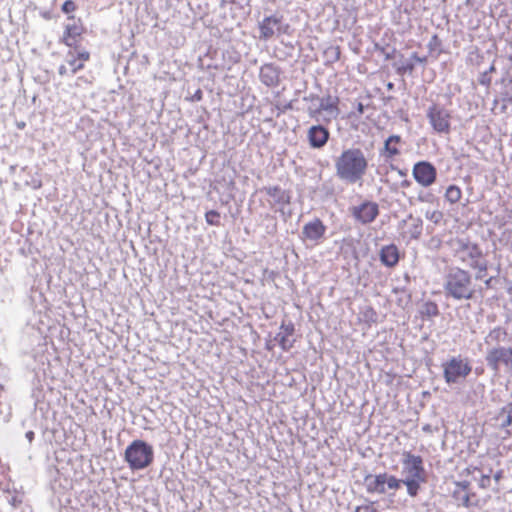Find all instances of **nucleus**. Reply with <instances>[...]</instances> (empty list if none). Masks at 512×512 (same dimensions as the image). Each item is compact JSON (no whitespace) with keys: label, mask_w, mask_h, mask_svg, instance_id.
<instances>
[{"label":"nucleus","mask_w":512,"mask_h":512,"mask_svg":"<svg viewBox=\"0 0 512 512\" xmlns=\"http://www.w3.org/2000/svg\"><path fill=\"white\" fill-rule=\"evenodd\" d=\"M402 143L400 135H390L385 141L383 147L379 151V155L384 158L385 162L393 160L400 155L399 144Z\"/></svg>","instance_id":"15"},{"label":"nucleus","mask_w":512,"mask_h":512,"mask_svg":"<svg viewBox=\"0 0 512 512\" xmlns=\"http://www.w3.org/2000/svg\"><path fill=\"white\" fill-rule=\"evenodd\" d=\"M402 465V473L406 475L404 479L427 480L421 456L414 455L411 452H405L403 454Z\"/></svg>","instance_id":"8"},{"label":"nucleus","mask_w":512,"mask_h":512,"mask_svg":"<svg viewBox=\"0 0 512 512\" xmlns=\"http://www.w3.org/2000/svg\"><path fill=\"white\" fill-rule=\"evenodd\" d=\"M478 82L482 86L489 87L491 85V82H492L490 74L487 71H484V72L480 73V76L478 78Z\"/></svg>","instance_id":"41"},{"label":"nucleus","mask_w":512,"mask_h":512,"mask_svg":"<svg viewBox=\"0 0 512 512\" xmlns=\"http://www.w3.org/2000/svg\"><path fill=\"white\" fill-rule=\"evenodd\" d=\"M368 168V160L360 148H348L335 159L336 176L349 184L362 180Z\"/></svg>","instance_id":"2"},{"label":"nucleus","mask_w":512,"mask_h":512,"mask_svg":"<svg viewBox=\"0 0 512 512\" xmlns=\"http://www.w3.org/2000/svg\"><path fill=\"white\" fill-rule=\"evenodd\" d=\"M308 99H313V100H316V102H317L316 108H314V109L312 107L308 108L309 115L311 117H315V116L319 115L322 111H325L329 115H332L334 117H336L339 113L338 97H333L331 95H328L326 97L321 98L318 95L310 94L303 98V100H308Z\"/></svg>","instance_id":"10"},{"label":"nucleus","mask_w":512,"mask_h":512,"mask_svg":"<svg viewBox=\"0 0 512 512\" xmlns=\"http://www.w3.org/2000/svg\"><path fill=\"white\" fill-rule=\"evenodd\" d=\"M58 73L60 76L70 75L68 68L65 65H60L58 68Z\"/></svg>","instance_id":"52"},{"label":"nucleus","mask_w":512,"mask_h":512,"mask_svg":"<svg viewBox=\"0 0 512 512\" xmlns=\"http://www.w3.org/2000/svg\"><path fill=\"white\" fill-rule=\"evenodd\" d=\"M483 252L480 246L477 243H471L469 248L464 252L462 256H460V259L462 262H466L467 259L470 261H473L477 258H482Z\"/></svg>","instance_id":"26"},{"label":"nucleus","mask_w":512,"mask_h":512,"mask_svg":"<svg viewBox=\"0 0 512 512\" xmlns=\"http://www.w3.org/2000/svg\"><path fill=\"white\" fill-rule=\"evenodd\" d=\"M282 70L273 63H265L260 67L259 79L267 87H277L280 83Z\"/></svg>","instance_id":"14"},{"label":"nucleus","mask_w":512,"mask_h":512,"mask_svg":"<svg viewBox=\"0 0 512 512\" xmlns=\"http://www.w3.org/2000/svg\"><path fill=\"white\" fill-rule=\"evenodd\" d=\"M384 479V473H380L377 475L367 474L364 477L363 481L366 491L370 494H385L386 488Z\"/></svg>","instance_id":"19"},{"label":"nucleus","mask_w":512,"mask_h":512,"mask_svg":"<svg viewBox=\"0 0 512 512\" xmlns=\"http://www.w3.org/2000/svg\"><path fill=\"white\" fill-rule=\"evenodd\" d=\"M284 47H285V51L283 52V54H284V58L283 59H286L288 57L293 58L294 57L295 46L292 43H285Z\"/></svg>","instance_id":"43"},{"label":"nucleus","mask_w":512,"mask_h":512,"mask_svg":"<svg viewBox=\"0 0 512 512\" xmlns=\"http://www.w3.org/2000/svg\"><path fill=\"white\" fill-rule=\"evenodd\" d=\"M409 60L414 62V64L415 63L425 64L427 62V57L426 56H419L417 52H413L411 54Z\"/></svg>","instance_id":"46"},{"label":"nucleus","mask_w":512,"mask_h":512,"mask_svg":"<svg viewBox=\"0 0 512 512\" xmlns=\"http://www.w3.org/2000/svg\"><path fill=\"white\" fill-rule=\"evenodd\" d=\"M384 483L385 488L390 490H398L403 484V479H398L394 475H390L388 473H384Z\"/></svg>","instance_id":"32"},{"label":"nucleus","mask_w":512,"mask_h":512,"mask_svg":"<svg viewBox=\"0 0 512 512\" xmlns=\"http://www.w3.org/2000/svg\"><path fill=\"white\" fill-rule=\"evenodd\" d=\"M439 45H440V40H439L438 36H437L436 34H434V35L431 37V39H430V41H429V43H428V45H427V46H428V49H429L430 51H434V50H435V48H436V46H439Z\"/></svg>","instance_id":"48"},{"label":"nucleus","mask_w":512,"mask_h":512,"mask_svg":"<svg viewBox=\"0 0 512 512\" xmlns=\"http://www.w3.org/2000/svg\"><path fill=\"white\" fill-rule=\"evenodd\" d=\"M329 138L330 132L328 128L321 124L311 126L307 133L309 145L313 149L323 148L329 141Z\"/></svg>","instance_id":"13"},{"label":"nucleus","mask_w":512,"mask_h":512,"mask_svg":"<svg viewBox=\"0 0 512 512\" xmlns=\"http://www.w3.org/2000/svg\"><path fill=\"white\" fill-rule=\"evenodd\" d=\"M454 497L461 503L462 506L466 508L471 506L470 495L468 493L461 494L460 492H455Z\"/></svg>","instance_id":"40"},{"label":"nucleus","mask_w":512,"mask_h":512,"mask_svg":"<svg viewBox=\"0 0 512 512\" xmlns=\"http://www.w3.org/2000/svg\"><path fill=\"white\" fill-rule=\"evenodd\" d=\"M265 191L277 204L287 205L291 201L290 193L283 190L280 186L267 187L265 188Z\"/></svg>","instance_id":"20"},{"label":"nucleus","mask_w":512,"mask_h":512,"mask_svg":"<svg viewBox=\"0 0 512 512\" xmlns=\"http://www.w3.org/2000/svg\"><path fill=\"white\" fill-rule=\"evenodd\" d=\"M374 49L380 53H382L385 57V60H391L395 57L397 50L396 48H392L391 51H387L384 46H381L379 43L374 44Z\"/></svg>","instance_id":"37"},{"label":"nucleus","mask_w":512,"mask_h":512,"mask_svg":"<svg viewBox=\"0 0 512 512\" xmlns=\"http://www.w3.org/2000/svg\"><path fill=\"white\" fill-rule=\"evenodd\" d=\"M457 485L460 486L463 490H466L469 486V482L463 481V482L457 483Z\"/></svg>","instance_id":"58"},{"label":"nucleus","mask_w":512,"mask_h":512,"mask_svg":"<svg viewBox=\"0 0 512 512\" xmlns=\"http://www.w3.org/2000/svg\"><path fill=\"white\" fill-rule=\"evenodd\" d=\"M66 62L71 67L70 76L75 75L78 71H80L84 68V64L77 60V58L75 57V53L72 51H69L67 53Z\"/></svg>","instance_id":"28"},{"label":"nucleus","mask_w":512,"mask_h":512,"mask_svg":"<svg viewBox=\"0 0 512 512\" xmlns=\"http://www.w3.org/2000/svg\"><path fill=\"white\" fill-rule=\"evenodd\" d=\"M443 289L445 297L454 301H470L482 293V287L474 282L472 274L457 266L447 269Z\"/></svg>","instance_id":"1"},{"label":"nucleus","mask_w":512,"mask_h":512,"mask_svg":"<svg viewBox=\"0 0 512 512\" xmlns=\"http://www.w3.org/2000/svg\"><path fill=\"white\" fill-rule=\"evenodd\" d=\"M486 71H487L489 74L496 72L495 64H494V63H492V64L490 65V67L488 68V70H486Z\"/></svg>","instance_id":"60"},{"label":"nucleus","mask_w":512,"mask_h":512,"mask_svg":"<svg viewBox=\"0 0 512 512\" xmlns=\"http://www.w3.org/2000/svg\"><path fill=\"white\" fill-rule=\"evenodd\" d=\"M327 226L323 223L320 218H314L313 220L304 224L301 231V239L304 241H310L313 244H319L325 239Z\"/></svg>","instance_id":"11"},{"label":"nucleus","mask_w":512,"mask_h":512,"mask_svg":"<svg viewBox=\"0 0 512 512\" xmlns=\"http://www.w3.org/2000/svg\"><path fill=\"white\" fill-rule=\"evenodd\" d=\"M386 88H387V90H389V91L393 90V89H394V83H392V82H388V83L386 84Z\"/></svg>","instance_id":"61"},{"label":"nucleus","mask_w":512,"mask_h":512,"mask_svg":"<svg viewBox=\"0 0 512 512\" xmlns=\"http://www.w3.org/2000/svg\"><path fill=\"white\" fill-rule=\"evenodd\" d=\"M471 242L468 239H457L455 242V253L459 257L469 248Z\"/></svg>","instance_id":"36"},{"label":"nucleus","mask_w":512,"mask_h":512,"mask_svg":"<svg viewBox=\"0 0 512 512\" xmlns=\"http://www.w3.org/2000/svg\"><path fill=\"white\" fill-rule=\"evenodd\" d=\"M426 116L430 125L436 132L443 134H448L450 132L451 112L444 106L439 104L431 105L427 110Z\"/></svg>","instance_id":"6"},{"label":"nucleus","mask_w":512,"mask_h":512,"mask_svg":"<svg viewBox=\"0 0 512 512\" xmlns=\"http://www.w3.org/2000/svg\"><path fill=\"white\" fill-rule=\"evenodd\" d=\"M393 293L395 294H398V293H402L404 294V296H401L397 299V305L398 306H404V305H407L408 303H410L411 301V294L407 292V290L402 287H395L393 288L392 290Z\"/></svg>","instance_id":"34"},{"label":"nucleus","mask_w":512,"mask_h":512,"mask_svg":"<svg viewBox=\"0 0 512 512\" xmlns=\"http://www.w3.org/2000/svg\"><path fill=\"white\" fill-rule=\"evenodd\" d=\"M508 333L505 328L502 327H495L492 329L489 334L485 337L484 341L486 344H499L502 341H505Z\"/></svg>","instance_id":"24"},{"label":"nucleus","mask_w":512,"mask_h":512,"mask_svg":"<svg viewBox=\"0 0 512 512\" xmlns=\"http://www.w3.org/2000/svg\"><path fill=\"white\" fill-rule=\"evenodd\" d=\"M419 314L423 320L432 319L439 316L440 311L436 302L428 300L424 302L419 308Z\"/></svg>","instance_id":"22"},{"label":"nucleus","mask_w":512,"mask_h":512,"mask_svg":"<svg viewBox=\"0 0 512 512\" xmlns=\"http://www.w3.org/2000/svg\"><path fill=\"white\" fill-rule=\"evenodd\" d=\"M422 429H423V431L429 432V431H431V426L429 424H427V425L423 426Z\"/></svg>","instance_id":"63"},{"label":"nucleus","mask_w":512,"mask_h":512,"mask_svg":"<svg viewBox=\"0 0 512 512\" xmlns=\"http://www.w3.org/2000/svg\"><path fill=\"white\" fill-rule=\"evenodd\" d=\"M42 16H43L45 19H47V20H49V19L51 18V17H50L49 12H45V13H43V14H42Z\"/></svg>","instance_id":"64"},{"label":"nucleus","mask_w":512,"mask_h":512,"mask_svg":"<svg viewBox=\"0 0 512 512\" xmlns=\"http://www.w3.org/2000/svg\"><path fill=\"white\" fill-rule=\"evenodd\" d=\"M326 53L330 56L332 61H338L340 59L341 52L338 46L329 48Z\"/></svg>","instance_id":"42"},{"label":"nucleus","mask_w":512,"mask_h":512,"mask_svg":"<svg viewBox=\"0 0 512 512\" xmlns=\"http://www.w3.org/2000/svg\"><path fill=\"white\" fill-rule=\"evenodd\" d=\"M76 52L77 53L75 54V57L77 58L78 61L83 63V62L89 60L90 53L88 51H86V50H77Z\"/></svg>","instance_id":"45"},{"label":"nucleus","mask_w":512,"mask_h":512,"mask_svg":"<svg viewBox=\"0 0 512 512\" xmlns=\"http://www.w3.org/2000/svg\"><path fill=\"white\" fill-rule=\"evenodd\" d=\"M76 9L77 6L73 0H66L61 6V11L68 16H71L70 14L73 13Z\"/></svg>","instance_id":"39"},{"label":"nucleus","mask_w":512,"mask_h":512,"mask_svg":"<svg viewBox=\"0 0 512 512\" xmlns=\"http://www.w3.org/2000/svg\"><path fill=\"white\" fill-rule=\"evenodd\" d=\"M25 437L28 440V442L31 443L34 440L35 434L33 431H27Z\"/></svg>","instance_id":"56"},{"label":"nucleus","mask_w":512,"mask_h":512,"mask_svg":"<svg viewBox=\"0 0 512 512\" xmlns=\"http://www.w3.org/2000/svg\"><path fill=\"white\" fill-rule=\"evenodd\" d=\"M391 169H392V170L397 171V173L399 174V176L404 177V176H406V175H407V171H406V170L400 169V168H398V167H396V166H394V165H391Z\"/></svg>","instance_id":"54"},{"label":"nucleus","mask_w":512,"mask_h":512,"mask_svg":"<svg viewBox=\"0 0 512 512\" xmlns=\"http://www.w3.org/2000/svg\"><path fill=\"white\" fill-rule=\"evenodd\" d=\"M364 318L366 321L376 322L377 313L373 308L370 307L364 312Z\"/></svg>","instance_id":"44"},{"label":"nucleus","mask_w":512,"mask_h":512,"mask_svg":"<svg viewBox=\"0 0 512 512\" xmlns=\"http://www.w3.org/2000/svg\"><path fill=\"white\" fill-rule=\"evenodd\" d=\"M280 330L281 331L274 337V340L279 344L283 351H288L294 344V341L289 340V337L294 334L295 326L291 321L288 323L283 321L280 326Z\"/></svg>","instance_id":"17"},{"label":"nucleus","mask_w":512,"mask_h":512,"mask_svg":"<svg viewBox=\"0 0 512 512\" xmlns=\"http://www.w3.org/2000/svg\"><path fill=\"white\" fill-rule=\"evenodd\" d=\"M427 480L403 479V484L407 487V493L411 497L418 495L421 483Z\"/></svg>","instance_id":"29"},{"label":"nucleus","mask_w":512,"mask_h":512,"mask_svg":"<svg viewBox=\"0 0 512 512\" xmlns=\"http://www.w3.org/2000/svg\"><path fill=\"white\" fill-rule=\"evenodd\" d=\"M494 279V277H489L484 280V284L487 289L492 288Z\"/></svg>","instance_id":"55"},{"label":"nucleus","mask_w":512,"mask_h":512,"mask_svg":"<svg viewBox=\"0 0 512 512\" xmlns=\"http://www.w3.org/2000/svg\"><path fill=\"white\" fill-rule=\"evenodd\" d=\"M355 512H377V510L373 507V503L367 505L357 506Z\"/></svg>","instance_id":"47"},{"label":"nucleus","mask_w":512,"mask_h":512,"mask_svg":"<svg viewBox=\"0 0 512 512\" xmlns=\"http://www.w3.org/2000/svg\"><path fill=\"white\" fill-rule=\"evenodd\" d=\"M425 216L427 219H429L433 223L438 224L443 218V213L438 210H434V211L428 210V211H426Z\"/></svg>","instance_id":"38"},{"label":"nucleus","mask_w":512,"mask_h":512,"mask_svg":"<svg viewBox=\"0 0 512 512\" xmlns=\"http://www.w3.org/2000/svg\"><path fill=\"white\" fill-rule=\"evenodd\" d=\"M68 19L73 20V23L65 25L64 33L60 42L68 47L77 49V39L84 32V27L80 19L76 21L74 16H68Z\"/></svg>","instance_id":"12"},{"label":"nucleus","mask_w":512,"mask_h":512,"mask_svg":"<svg viewBox=\"0 0 512 512\" xmlns=\"http://www.w3.org/2000/svg\"><path fill=\"white\" fill-rule=\"evenodd\" d=\"M379 259L385 267L394 268L399 263L400 251L393 243L385 245L379 251Z\"/></svg>","instance_id":"16"},{"label":"nucleus","mask_w":512,"mask_h":512,"mask_svg":"<svg viewBox=\"0 0 512 512\" xmlns=\"http://www.w3.org/2000/svg\"><path fill=\"white\" fill-rule=\"evenodd\" d=\"M280 18L281 16L270 15L264 17V19L261 22H259V31L261 39L268 40L275 35L277 31V26L280 25Z\"/></svg>","instance_id":"18"},{"label":"nucleus","mask_w":512,"mask_h":512,"mask_svg":"<svg viewBox=\"0 0 512 512\" xmlns=\"http://www.w3.org/2000/svg\"><path fill=\"white\" fill-rule=\"evenodd\" d=\"M411 184H412V183H411V181H410V180L405 179V180H403V181L401 182V184H400V185H401V187H402V188H408V187H410V186H411Z\"/></svg>","instance_id":"57"},{"label":"nucleus","mask_w":512,"mask_h":512,"mask_svg":"<svg viewBox=\"0 0 512 512\" xmlns=\"http://www.w3.org/2000/svg\"><path fill=\"white\" fill-rule=\"evenodd\" d=\"M443 378L449 386L461 384L472 372L468 358L462 355L452 356L442 363Z\"/></svg>","instance_id":"4"},{"label":"nucleus","mask_w":512,"mask_h":512,"mask_svg":"<svg viewBox=\"0 0 512 512\" xmlns=\"http://www.w3.org/2000/svg\"><path fill=\"white\" fill-rule=\"evenodd\" d=\"M501 478H502V471L496 472L495 475H494L495 481L499 482Z\"/></svg>","instance_id":"59"},{"label":"nucleus","mask_w":512,"mask_h":512,"mask_svg":"<svg viewBox=\"0 0 512 512\" xmlns=\"http://www.w3.org/2000/svg\"><path fill=\"white\" fill-rule=\"evenodd\" d=\"M205 220L208 225L219 227L221 225L220 222V213L217 210H209L205 213Z\"/></svg>","instance_id":"33"},{"label":"nucleus","mask_w":512,"mask_h":512,"mask_svg":"<svg viewBox=\"0 0 512 512\" xmlns=\"http://www.w3.org/2000/svg\"><path fill=\"white\" fill-rule=\"evenodd\" d=\"M124 461L132 471L148 468L154 461V449L148 442L136 439L125 449Z\"/></svg>","instance_id":"3"},{"label":"nucleus","mask_w":512,"mask_h":512,"mask_svg":"<svg viewBox=\"0 0 512 512\" xmlns=\"http://www.w3.org/2000/svg\"><path fill=\"white\" fill-rule=\"evenodd\" d=\"M490 483H491V478L489 475H482L480 481H479V486L481 488H487L490 486Z\"/></svg>","instance_id":"49"},{"label":"nucleus","mask_w":512,"mask_h":512,"mask_svg":"<svg viewBox=\"0 0 512 512\" xmlns=\"http://www.w3.org/2000/svg\"><path fill=\"white\" fill-rule=\"evenodd\" d=\"M412 176L419 185L428 188L437 180V169L430 161L421 160L413 165Z\"/></svg>","instance_id":"7"},{"label":"nucleus","mask_w":512,"mask_h":512,"mask_svg":"<svg viewBox=\"0 0 512 512\" xmlns=\"http://www.w3.org/2000/svg\"><path fill=\"white\" fill-rule=\"evenodd\" d=\"M393 67L395 68L396 74L399 76H404L406 74L411 75L415 70L414 62L409 59L402 64L393 63Z\"/></svg>","instance_id":"30"},{"label":"nucleus","mask_w":512,"mask_h":512,"mask_svg":"<svg viewBox=\"0 0 512 512\" xmlns=\"http://www.w3.org/2000/svg\"><path fill=\"white\" fill-rule=\"evenodd\" d=\"M350 212L353 218L362 225L372 223L380 213L379 205L370 200H365L360 205L351 207Z\"/></svg>","instance_id":"9"},{"label":"nucleus","mask_w":512,"mask_h":512,"mask_svg":"<svg viewBox=\"0 0 512 512\" xmlns=\"http://www.w3.org/2000/svg\"><path fill=\"white\" fill-rule=\"evenodd\" d=\"M408 220L412 222L408 230L410 238L414 240L419 239L423 231V220L420 217H414L413 214L410 213L406 219L401 221V225H405Z\"/></svg>","instance_id":"21"},{"label":"nucleus","mask_w":512,"mask_h":512,"mask_svg":"<svg viewBox=\"0 0 512 512\" xmlns=\"http://www.w3.org/2000/svg\"><path fill=\"white\" fill-rule=\"evenodd\" d=\"M436 199L437 198H436L435 194L432 193L431 191H427V190H420L417 195V200L420 203L432 204L436 201Z\"/></svg>","instance_id":"35"},{"label":"nucleus","mask_w":512,"mask_h":512,"mask_svg":"<svg viewBox=\"0 0 512 512\" xmlns=\"http://www.w3.org/2000/svg\"><path fill=\"white\" fill-rule=\"evenodd\" d=\"M497 420L500 421L502 428L512 426V402L501 408Z\"/></svg>","instance_id":"25"},{"label":"nucleus","mask_w":512,"mask_h":512,"mask_svg":"<svg viewBox=\"0 0 512 512\" xmlns=\"http://www.w3.org/2000/svg\"><path fill=\"white\" fill-rule=\"evenodd\" d=\"M290 26L288 24H283L282 17L280 18V25L277 26V33L278 34H286L288 33Z\"/></svg>","instance_id":"50"},{"label":"nucleus","mask_w":512,"mask_h":512,"mask_svg":"<svg viewBox=\"0 0 512 512\" xmlns=\"http://www.w3.org/2000/svg\"><path fill=\"white\" fill-rule=\"evenodd\" d=\"M501 101L503 105L501 107L502 112L507 109V103L512 104V80L510 79L507 84L504 85V90L501 92Z\"/></svg>","instance_id":"31"},{"label":"nucleus","mask_w":512,"mask_h":512,"mask_svg":"<svg viewBox=\"0 0 512 512\" xmlns=\"http://www.w3.org/2000/svg\"><path fill=\"white\" fill-rule=\"evenodd\" d=\"M202 97H203V93H202V91H201L200 89H198V90L194 93V95L192 96V100H193V101H200V100L202 99Z\"/></svg>","instance_id":"53"},{"label":"nucleus","mask_w":512,"mask_h":512,"mask_svg":"<svg viewBox=\"0 0 512 512\" xmlns=\"http://www.w3.org/2000/svg\"><path fill=\"white\" fill-rule=\"evenodd\" d=\"M366 108V105H364L362 102H358L356 105L357 116L362 115L365 112Z\"/></svg>","instance_id":"51"},{"label":"nucleus","mask_w":512,"mask_h":512,"mask_svg":"<svg viewBox=\"0 0 512 512\" xmlns=\"http://www.w3.org/2000/svg\"><path fill=\"white\" fill-rule=\"evenodd\" d=\"M462 196V191L459 186L451 184L446 188L444 197L450 204H456Z\"/></svg>","instance_id":"27"},{"label":"nucleus","mask_w":512,"mask_h":512,"mask_svg":"<svg viewBox=\"0 0 512 512\" xmlns=\"http://www.w3.org/2000/svg\"><path fill=\"white\" fill-rule=\"evenodd\" d=\"M307 101H309V102L311 103V106H310V107H312L313 109H314V108H316V106H317V102H316V100L308 99Z\"/></svg>","instance_id":"62"},{"label":"nucleus","mask_w":512,"mask_h":512,"mask_svg":"<svg viewBox=\"0 0 512 512\" xmlns=\"http://www.w3.org/2000/svg\"><path fill=\"white\" fill-rule=\"evenodd\" d=\"M468 266L476 270L474 277L475 280H483L486 277L488 271V261L483 259V257L470 261Z\"/></svg>","instance_id":"23"},{"label":"nucleus","mask_w":512,"mask_h":512,"mask_svg":"<svg viewBox=\"0 0 512 512\" xmlns=\"http://www.w3.org/2000/svg\"><path fill=\"white\" fill-rule=\"evenodd\" d=\"M487 367L497 375L500 366L504 365L512 370V347L497 345L489 349L485 356Z\"/></svg>","instance_id":"5"}]
</instances>
